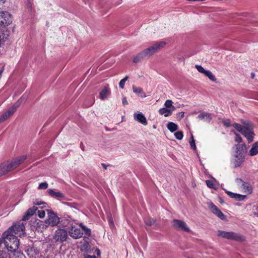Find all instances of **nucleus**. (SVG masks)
Here are the masks:
<instances>
[{
	"label": "nucleus",
	"mask_w": 258,
	"mask_h": 258,
	"mask_svg": "<svg viewBox=\"0 0 258 258\" xmlns=\"http://www.w3.org/2000/svg\"><path fill=\"white\" fill-rule=\"evenodd\" d=\"M165 42L164 41H159L155 43L152 45L144 50L141 53L135 56L133 58V62L134 63L141 62L142 60L150 57L154 53L159 51L165 46Z\"/></svg>",
	"instance_id": "obj_1"
},
{
	"label": "nucleus",
	"mask_w": 258,
	"mask_h": 258,
	"mask_svg": "<svg viewBox=\"0 0 258 258\" xmlns=\"http://www.w3.org/2000/svg\"><path fill=\"white\" fill-rule=\"evenodd\" d=\"M27 158V156L23 155L14 159L10 162L0 164V176L6 174L21 164Z\"/></svg>",
	"instance_id": "obj_2"
},
{
	"label": "nucleus",
	"mask_w": 258,
	"mask_h": 258,
	"mask_svg": "<svg viewBox=\"0 0 258 258\" xmlns=\"http://www.w3.org/2000/svg\"><path fill=\"white\" fill-rule=\"evenodd\" d=\"M4 243L7 249L11 252H16L19 246V240L17 236L9 231L3 233Z\"/></svg>",
	"instance_id": "obj_3"
},
{
	"label": "nucleus",
	"mask_w": 258,
	"mask_h": 258,
	"mask_svg": "<svg viewBox=\"0 0 258 258\" xmlns=\"http://www.w3.org/2000/svg\"><path fill=\"white\" fill-rule=\"evenodd\" d=\"M48 218L46 220V222L51 227L56 226L59 223L60 225L65 227L69 224L68 220L65 218L60 219L57 216V214L51 210H47Z\"/></svg>",
	"instance_id": "obj_4"
},
{
	"label": "nucleus",
	"mask_w": 258,
	"mask_h": 258,
	"mask_svg": "<svg viewBox=\"0 0 258 258\" xmlns=\"http://www.w3.org/2000/svg\"><path fill=\"white\" fill-rule=\"evenodd\" d=\"M236 153L233 160V166L234 168H238L241 166L244 161V148L245 146L238 144L235 145Z\"/></svg>",
	"instance_id": "obj_5"
},
{
	"label": "nucleus",
	"mask_w": 258,
	"mask_h": 258,
	"mask_svg": "<svg viewBox=\"0 0 258 258\" xmlns=\"http://www.w3.org/2000/svg\"><path fill=\"white\" fill-rule=\"evenodd\" d=\"M218 236L223 238L233 240L237 241H243L244 237L234 232H226L222 230L218 231Z\"/></svg>",
	"instance_id": "obj_6"
},
{
	"label": "nucleus",
	"mask_w": 258,
	"mask_h": 258,
	"mask_svg": "<svg viewBox=\"0 0 258 258\" xmlns=\"http://www.w3.org/2000/svg\"><path fill=\"white\" fill-rule=\"evenodd\" d=\"M25 226L23 223H18L9 228L10 233L15 234L21 236L25 234Z\"/></svg>",
	"instance_id": "obj_7"
},
{
	"label": "nucleus",
	"mask_w": 258,
	"mask_h": 258,
	"mask_svg": "<svg viewBox=\"0 0 258 258\" xmlns=\"http://www.w3.org/2000/svg\"><path fill=\"white\" fill-rule=\"evenodd\" d=\"M68 237V232L64 229H58L55 232L53 239L58 242L62 243L66 241Z\"/></svg>",
	"instance_id": "obj_8"
},
{
	"label": "nucleus",
	"mask_w": 258,
	"mask_h": 258,
	"mask_svg": "<svg viewBox=\"0 0 258 258\" xmlns=\"http://www.w3.org/2000/svg\"><path fill=\"white\" fill-rule=\"evenodd\" d=\"M68 233L71 237L76 239L82 237L83 234L82 230L75 225L69 227Z\"/></svg>",
	"instance_id": "obj_9"
},
{
	"label": "nucleus",
	"mask_w": 258,
	"mask_h": 258,
	"mask_svg": "<svg viewBox=\"0 0 258 258\" xmlns=\"http://www.w3.org/2000/svg\"><path fill=\"white\" fill-rule=\"evenodd\" d=\"M12 22L11 15L8 12H0V24L5 26H8Z\"/></svg>",
	"instance_id": "obj_10"
},
{
	"label": "nucleus",
	"mask_w": 258,
	"mask_h": 258,
	"mask_svg": "<svg viewBox=\"0 0 258 258\" xmlns=\"http://www.w3.org/2000/svg\"><path fill=\"white\" fill-rule=\"evenodd\" d=\"M172 223L174 227L178 230H182L185 232H189L190 231L186 224L183 221L174 219Z\"/></svg>",
	"instance_id": "obj_11"
},
{
	"label": "nucleus",
	"mask_w": 258,
	"mask_h": 258,
	"mask_svg": "<svg viewBox=\"0 0 258 258\" xmlns=\"http://www.w3.org/2000/svg\"><path fill=\"white\" fill-rule=\"evenodd\" d=\"M209 207L213 213L216 215L221 220H226V216L213 203L209 204Z\"/></svg>",
	"instance_id": "obj_12"
},
{
	"label": "nucleus",
	"mask_w": 258,
	"mask_h": 258,
	"mask_svg": "<svg viewBox=\"0 0 258 258\" xmlns=\"http://www.w3.org/2000/svg\"><path fill=\"white\" fill-rule=\"evenodd\" d=\"M18 105H14L12 108L4 112L0 117V122H3L12 115L16 111Z\"/></svg>",
	"instance_id": "obj_13"
},
{
	"label": "nucleus",
	"mask_w": 258,
	"mask_h": 258,
	"mask_svg": "<svg viewBox=\"0 0 258 258\" xmlns=\"http://www.w3.org/2000/svg\"><path fill=\"white\" fill-rule=\"evenodd\" d=\"M47 194L51 197L56 198L57 199H63L65 197V195L62 192L57 190L55 191L52 189H48L47 190Z\"/></svg>",
	"instance_id": "obj_14"
},
{
	"label": "nucleus",
	"mask_w": 258,
	"mask_h": 258,
	"mask_svg": "<svg viewBox=\"0 0 258 258\" xmlns=\"http://www.w3.org/2000/svg\"><path fill=\"white\" fill-rule=\"evenodd\" d=\"M28 255L31 258H35L39 254V251L34 246H29L25 250Z\"/></svg>",
	"instance_id": "obj_15"
},
{
	"label": "nucleus",
	"mask_w": 258,
	"mask_h": 258,
	"mask_svg": "<svg viewBox=\"0 0 258 258\" xmlns=\"http://www.w3.org/2000/svg\"><path fill=\"white\" fill-rule=\"evenodd\" d=\"M134 118L135 120L142 123L144 125H146L148 123L146 118L145 115L141 112L134 114Z\"/></svg>",
	"instance_id": "obj_16"
},
{
	"label": "nucleus",
	"mask_w": 258,
	"mask_h": 258,
	"mask_svg": "<svg viewBox=\"0 0 258 258\" xmlns=\"http://www.w3.org/2000/svg\"><path fill=\"white\" fill-rule=\"evenodd\" d=\"M241 134H242L246 138L249 143L253 141L254 136H255L253 130L245 131H243Z\"/></svg>",
	"instance_id": "obj_17"
},
{
	"label": "nucleus",
	"mask_w": 258,
	"mask_h": 258,
	"mask_svg": "<svg viewBox=\"0 0 258 258\" xmlns=\"http://www.w3.org/2000/svg\"><path fill=\"white\" fill-rule=\"evenodd\" d=\"M110 94V91L108 86H105L99 93L100 98L101 100H104Z\"/></svg>",
	"instance_id": "obj_18"
},
{
	"label": "nucleus",
	"mask_w": 258,
	"mask_h": 258,
	"mask_svg": "<svg viewBox=\"0 0 258 258\" xmlns=\"http://www.w3.org/2000/svg\"><path fill=\"white\" fill-rule=\"evenodd\" d=\"M197 118L200 120H203L206 118V121L210 123L212 118L211 114L207 112H203L201 113L197 117Z\"/></svg>",
	"instance_id": "obj_19"
},
{
	"label": "nucleus",
	"mask_w": 258,
	"mask_h": 258,
	"mask_svg": "<svg viewBox=\"0 0 258 258\" xmlns=\"http://www.w3.org/2000/svg\"><path fill=\"white\" fill-rule=\"evenodd\" d=\"M241 123L243 124V131L252 130L253 126L251 122L247 120H242Z\"/></svg>",
	"instance_id": "obj_20"
},
{
	"label": "nucleus",
	"mask_w": 258,
	"mask_h": 258,
	"mask_svg": "<svg viewBox=\"0 0 258 258\" xmlns=\"http://www.w3.org/2000/svg\"><path fill=\"white\" fill-rule=\"evenodd\" d=\"M258 154V142L254 143L249 151V155L253 156Z\"/></svg>",
	"instance_id": "obj_21"
},
{
	"label": "nucleus",
	"mask_w": 258,
	"mask_h": 258,
	"mask_svg": "<svg viewBox=\"0 0 258 258\" xmlns=\"http://www.w3.org/2000/svg\"><path fill=\"white\" fill-rule=\"evenodd\" d=\"M159 112L160 114L164 115L165 117H167L172 114V111L170 109L164 107L160 109Z\"/></svg>",
	"instance_id": "obj_22"
},
{
	"label": "nucleus",
	"mask_w": 258,
	"mask_h": 258,
	"mask_svg": "<svg viewBox=\"0 0 258 258\" xmlns=\"http://www.w3.org/2000/svg\"><path fill=\"white\" fill-rule=\"evenodd\" d=\"M242 187L245 192L248 194H251L252 192L253 188L248 183L246 182L243 183Z\"/></svg>",
	"instance_id": "obj_23"
},
{
	"label": "nucleus",
	"mask_w": 258,
	"mask_h": 258,
	"mask_svg": "<svg viewBox=\"0 0 258 258\" xmlns=\"http://www.w3.org/2000/svg\"><path fill=\"white\" fill-rule=\"evenodd\" d=\"M167 127L171 133H173L178 129V125L173 122H169L167 124Z\"/></svg>",
	"instance_id": "obj_24"
},
{
	"label": "nucleus",
	"mask_w": 258,
	"mask_h": 258,
	"mask_svg": "<svg viewBox=\"0 0 258 258\" xmlns=\"http://www.w3.org/2000/svg\"><path fill=\"white\" fill-rule=\"evenodd\" d=\"M82 230L84 231L85 235L84 236V238H89V237L91 236V229L87 228L86 226H82Z\"/></svg>",
	"instance_id": "obj_25"
},
{
	"label": "nucleus",
	"mask_w": 258,
	"mask_h": 258,
	"mask_svg": "<svg viewBox=\"0 0 258 258\" xmlns=\"http://www.w3.org/2000/svg\"><path fill=\"white\" fill-rule=\"evenodd\" d=\"M172 104L173 102L171 100H167L164 103L165 108L167 109L171 108L172 109L171 110L172 111L174 110L175 108V107L172 105Z\"/></svg>",
	"instance_id": "obj_26"
},
{
	"label": "nucleus",
	"mask_w": 258,
	"mask_h": 258,
	"mask_svg": "<svg viewBox=\"0 0 258 258\" xmlns=\"http://www.w3.org/2000/svg\"><path fill=\"white\" fill-rule=\"evenodd\" d=\"M232 126L238 132H240L241 134L242 133V132L243 131V126L238 123L235 122L232 124Z\"/></svg>",
	"instance_id": "obj_27"
},
{
	"label": "nucleus",
	"mask_w": 258,
	"mask_h": 258,
	"mask_svg": "<svg viewBox=\"0 0 258 258\" xmlns=\"http://www.w3.org/2000/svg\"><path fill=\"white\" fill-rule=\"evenodd\" d=\"M189 143L191 147V148L194 150H196V146L195 143V141L194 138V136L192 135H191L190 138L189 139Z\"/></svg>",
	"instance_id": "obj_28"
},
{
	"label": "nucleus",
	"mask_w": 258,
	"mask_h": 258,
	"mask_svg": "<svg viewBox=\"0 0 258 258\" xmlns=\"http://www.w3.org/2000/svg\"><path fill=\"white\" fill-rule=\"evenodd\" d=\"M234 199L237 201H242L246 198V195H242L239 194H236Z\"/></svg>",
	"instance_id": "obj_29"
},
{
	"label": "nucleus",
	"mask_w": 258,
	"mask_h": 258,
	"mask_svg": "<svg viewBox=\"0 0 258 258\" xmlns=\"http://www.w3.org/2000/svg\"><path fill=\"white\" fill-rule=\"evenodd\" d=\"M231 132L233 133L235 135V142L238 143H240L242 142V138L239 134H237L234 130H232Z\"/></svg>",
	"instance_id": "obj_30"
},
{
	"label": "nucleus",
	"mask_w": 258,
	"mask_h": 258,
	"mask_svg": "<svg viewBox=\"0 0 258 258\" xmlns=\"http://www.w3.org/2000/svg\"><path fill=\"white\" fill-rule=\"evenodd\" d=\"M206 182L207 186L208 187H209L210 188H213V189L216 188L215 185L213 181L210 180H207L206 181Z\"/></svg>",
	"instance_id": "obj_31"
},
{
	"label": "nucleus",
	"mask_w": 258,
	"mask_h": 258,
	"mask_svg": "<svg viewBox=\"0 0 258 258\" xmlns=\"http://www.w3.org/2000/svg\"><path fill=\"white\" fill-rule=\"evenodd\" d=\"M37 210V208L33 206L30 208H29L26 212L31 214V216H33Z\"/></svg>",
	"instance_id": "obj_32"
},
{
	"label": "nucleus",
	"mask_w": 258,
	"mask_h": 258,
	"mask_svg": "<svg viewBox=\"0 0 258 258\" xmlns=\"http://www.w3.org/2000/svg\"><path fill=\"white\" fill-rule=\"evenodd\" d=\"M174 136L176 139L180 140L183 138V134L182 131H179L174 134Z\"/></svg>",
	"instance_id": "obj_33"
},
{
	"label": "nucleus",
	"mask_w": 258,
	"mask_h": 258,
	"mask_svg": "<svg viewBox=\"0 0 258 258\" xmlns=\"http://www.w3.org/2000/svg\"><path fill=\"white\" fill-rule=\"evenodd\" d=\"M128 77L126 76L123 79H121L119 83V86L120 88L123 89L124 86L126 81L127 80Z\"/></svg>",
	"instance_id": "obj_34"
},
{
	"label": "nucleus",
	"mask_w": 258,
	"mask_h": 258,
	"mask_svg": "<svg viewBox=\"0 0 258 258\" xmlns=\"http://www.w3.org/2000/svg\"><path fill=\"white\" fill-rule=\"evenodd\" d=\"M48 184L46 182H41L38 186V189H45L48 187Z\"/></svg>",
	"instance_id": "obj_35"
},
{
	"label": "nucleus",
	"mask_w": 258,
	"mask_h": 258,
	"mask_svg": "<svg viewBox=\"0 0 258 258\" xmlns=\"http://www.w3.org/2000/svg\"><path fill=\"white\" fill-rule=\"evenodd\" d=\"M31 214L27 212L26 211L24 213V215H23L22 220V221H26L30 219V218L31 217Z\"/></svg>",
	"instance_id": "obj_36"
},
{
	"label": "nucleus",
	"mask_w": 258,
	"mask_h": 258,
	"mask_svg": "<svg viewBox=\"0 0 258 258\" xmlns=\"http://www.w3.org/2000/svg\"><path fill=\"white\" fill-rule=\"evenodd\" d=\"M222 123L226 127H230L231 126V121L229 119L223 120Z\"/></svg>",
	"instance_id": "obj_37"
},
{
	"label": "nucleus",
	"mask_w": 258,
	"mask_h": 258,
	"mask_svg": "<svg viewBox=\"0 0 258 258\" xmlns=\"http://www.w3.org/2000/svg\"><path fill=\"white\" fill-rule=\"evenodd\" d=\"M145 222L146 224L148 226H152L155 223V221L153 219H146Z\"/></svg>",
	"instance_id": "obj_38"
},
{
	"label": "nucleus",
	"mask_w": 258,
	"mask_h": 258,
	"mask_svg": "<svg viewBox=\"0 0 258 258\" xmlns=\"http://www.w3.org/2000/svg\"><path fill=\"white\" fill-rule=\"evenodd\" d=\"M38 216L40 218H43L45 216V212L44 210H38Z\"/></svg>",
	"instance_id": "obj_39"
},
{
	"label": "nucleus",
	"mask_w": 258,
	"mask_h": 258,
	"mask_svg": "<svg viewBox=\"0 0 258 258\" xmlns=\"http://www.w3.org/2000/svg\"><path fill=\"white\" fill-rule=\"evenodd\" d=\"M195 67L199 72L203 74H204L206 71L202 67V66H195Z\"/></svg>",
	"instance_id": "obj_40"
},
{
	"label": "nucleus",
	"mask_w": 258,
	"mask_h": 258,
	"mask_svg": "<svg viewBox=\"0 0 258 258\" xmlns=\"http://www.w3.org/2000/svg\"><path fill=\"white\" fill-rule=\"evenodd\" d=\"M133 92L136 94H140L142 92V89L141 88H136L134 86L133 87Z\"/></svg>",
	"instance_id": "obj_41"
},
{
	"label": "nucleus",
	"mask_w": 258,
	"mask_h": 258,
	"mask_svg": "<svg viewBox=\"0 0 258 258\" xmlns=\"http://www.w3.org/2000/svg\"><path fill=\"white\" fill-rule=\"evenodd\" d=\"M225 192L232 199H234L235 197V195L236 193H234L230 191H228L225 190Z\"/></svg>",
	"instance_id": "obj_42"
},
{
	"label": "nucleus",
	"mask_w": 258,
	"mask_h": 258,
	"mask_svg": "<svg viewBox=\"0 0 258 258\" xmlns=\"http://www.w3.org/2000/svg\"><path fill=\"white\" fill-rule=\"evenodd\" d=\"M225 192L232 199H234L235 197V195L236 193H234L230 191H228L225 190Z\"/></svg>",
	"instance_id": "obj_43"
},
{
	"label": "nucleus",
	"mask_w": 258,
	"mask_h": 258,
	"mask_svg": "<svg viewBox=\"0 0 258 258\" xmlns=\"http://www.w3.org/2000/svg\"><path fill=\"white\" fill-rule=\"evenodd\" d=\"M208 78L211 80L213 82H215L216 81V77H215V76L212 73H211L209 76L208 77Z\"/></svg>",
	"instance_id": "obj_44"
},
{
	"label": "nucleus",
	"mask_w": 258,
	"mask_h": 258,
	"mask_svg": "<svg viewBox=\"0 0 258 258\" xmlns=\"http://www.w3.org/2000/svg\"><path fill=\"white\" fill-rule=\"evenodd\" d=\"M235 181L237 184H241V186L243 185V183L245 182L241 178H236Z\"/></svg>",
	"instance_id": "obj_45"
},
{
	"label": "nucleus",
	"mask_w": 258,
	"mask_h": 258,
	"mask_svg": "<svg viewBox=\"0 0 258 258\" xmlns=\"http://www.w3.org/2000/svg\"><path fill=\"white\" fill-rule=\"evenodd\" d=\"M184 116V112H179L177 114V118L179 119V120H180L181 118H182Z\"/></svg>",
	"instance_id": "obj_46"
},
{
	"label": "nucleus",
	"mask_w": 258,
	"mask_h": 258,
	"mask_svg": "<svg viewBox=\"0 0 258 258\" xmlns=\"http://www.w3.org/2000/svg\"><path fill=\"white\" fill-rule=\"evenodd\" d=\"M21 62L22 63H28L29 62L27 60V57L26 56H23L21 59Z\"/></svg>",
	"instance_id": "obj_47"
},
{
	"label": "nucleus",
	"mask_w": 258,
	"mask_h": 258,
	"mask_svg": "<svg viewBox=\"0 0 258 258\" xmlns=\"http://www.w3.org/2000/svg\"><path fill=\"white\" fill-rule=\"evenodd\" d=\"M122 104L125 106L128 104L127 101L125 97H124L122 99Z\"/></svg>",
	"instance_id": "obj_48"
},
{
	"label": "nucleus",
	"mask_w": 258,
	"mask_h": 258,
	"mask_svg": "<svg viewBox=\"0 0 258 258\" xmlns=\"http://www.w3.org/2000/svg\"><path fill=\"white\" fill-rule=\"evenodd\" d=\"M34 204L36 205H40L41 204H46V203H42V202H38L37 201H35L34 202Z\"/></svg>",
	"instance_id": "obj_49"
},
{
	"label": "nucleus",
	"mask_w": 258,
	"mask_h": 258,
	"mask_svg": "<svg viewBox=\"0 0 258 258\" xmlns=\"http://www.w3.org/2000/svg\"><path fill=\"white\" fill-rule=\"evenodd\" d=\"M211 72L209 71H208V70H206V72L204 73V75L207 76V77H208L209 74L211 73Z\"/></svg>",
	"instance_id": "obj_50"
},
{
	"label": "nucleus",
	"mask_w": 258,
	"mask_h": 258,
	"mask_svg": "<svg viewBox=\"0 0 258 258\" xmlns=\"http://www.w3.org/2000/svg\"><path fill=\"white\" fill-rule=\"evenodd\" d=\"M101 165H102V166L103 167V168L105 170H106V169H107V167L109 166V165H106L105 163H102V164H101Z\"/></svg>",
	"instance_id": "obj_51"
},
{
	"label": "nucleus",
	"mask_w": 258,
	"mask_h": 258,
	"mask_svg": "<svg viewBox=\"0 0 258 258\" xmlns=\"http://www.w3.org/2000/svg\"><path fill=\"white\" fill-rule=\"evenodd\" d=\"M85 258H97L95 255H88L85 257Z\"/></svg>",
	"instance_id": "obj_52"
},
{
	"label": "nucleus",
	"mask_w": 258,
	"mask_h": 258,
	"mask_svg": "<svg viewBox=\"0 0 258 258\" xmlns=\"http://www.w3.org/2000/svg\"><path fill=\"white\" fill-rule=\"evenodd\" d=\"M218 201L222 204L224 203L223 200L220 197L218 198Z\"/></svg>",
	"instance_id": "obj_53"
},
{
	"label": "nucleus",
	"mask_w": 258,
	"mask_h": 258,
	"mask_svg": "<svg viewBox=\"0 0 258 258\" xmlns=\"http://www.w3.org/2000/svg\"><path fill=\"white\" fill-rule=\"evenodd\" d=\"M89 245V242L88 241H85V243L83 245V246L85 248L87 247Z\"/></svg>",
	"instance_id": "obj_54"
},
{
	"label": "nucleus",
	"mask_w": 258,
	"mask_h": 258,
	"mask_svg": "<svg viewBox=\"0 0 258 258\" xmlns=\"http://www.w3.org/2000/svg\"><path fill=\"white\" fill-rule=\"evenodd\" d=\"M42 222H41V221H39V222H37L36 223L37 226L40 227L41 226V225L42 224Z\"/></svg>",
	"instance_id": "obj_55"
},
{
	"label": "nucleus",
	"mask_w": 258,
	"mask_h": 258,
	"mask_svg": "<svg viewBox=\"0 0 258 258\" xmlns=\"http://www.w3.org/2000/svg\"><path fill=\"white\" fill-rule=\"evenodd\" d=\"M80 147H81V148L82 150L84 151V146L83 145L82 143H81V145H80Z\"/></svg>",
	"instance_id": "obj_56"
},
{
	"label": "nucleus",
	"mask_w": 258,
	"mask_h": 258,
	"mask_svg": "<svg viewBox=\"0 0 258 258\" xmlns=\"http://www.w3.org/2000/svg\"><path fill=\"white\" fill-rule=\"evenodd\" d=\"M250 75H251V78L252 79H253V78H254V76H255L254 73H251L250 74Z\"/></svg>",
	"instance_id": "obj_57"
},
{
	"label": "nucleus",
	"mask_w": 258,
	"mask_h": 258,
	"mask_svg": "<svg viewBox=\"0 0 258 258\" xmlns=\"http://www.w3.org/2000/svg\"><path fill=\"white\" fill-rule=\"evenodd\" d=\"M97 255H100V250L99 249H97Z\"/></svg>",
	"instance_id": "obj_58"
},
{
	"label": "nucleus",
	"mask_w": 258,
	"mask_h": 258,
	"mask_svg": "<svg viewBox=\"0 0 258 258\" xmlns=\"http://www.w3.org/2000/svg\"><path fill=\"white\" fill-rule=\"evenodd\" d=\"M6 0H0V3H4Z\"/></svg>",
	"instance_id": "obj_59"
},
{
	"label": "nucleus",
	"mask_w": 258,
	"mask_h": 258,
	"mask_svg": "<svg viewBox=\"0 0 258 258\" xmlns=\"http://www.w3.org/2000/svg\"><path fill=\"white\" fill-rule=\"evenodd\" d=\"M19 253V255H18V256H20L21 255H23V254L22 253H21V252H18Z\"/></svg>",
	"instance_id": "obj_60"
},
{
	"label": "nucleus",
	"mask_w": 258,
	"mask_h": 258,
	"mask_svg": "<svg viewBox=\"0 0 258 258\" xmlns=\"http://www.w3.org/2000/svg\"><path fill=\"white\" fill-rule=\"evenodd\" d=\"M80 225L82 228L83 226H84L82 223H81Z\"/></svg>",
	"instance_id": "obj_61"
},
{
	"label": "nucleus",
	"mask_w": 258,
	"mask_h": 258,
	"mask_svg": "<svg viewBox=\"0 0 258 258\" xmlns=\"http://www.w3.org/2000/svg\"><path fill=\"white\" fill-rule=\"evenodd\" d=\"M197 113V112H195L193 113V114H196Z\"/></svg>",
	"instance_id": "obj_62"
}]
</instances>
